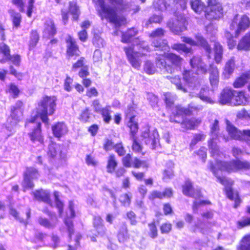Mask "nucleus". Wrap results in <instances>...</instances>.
Listing matches in <instances>:
<instances>
[{
	"instance_id": "52",
	"label": "nucleus",
	"mask_w": 250,
	"mask_h": 250,
	"mask_svg": "<svg viewBox=\"0 0 250 250\" xmlns=\"http://www.w3.org/2000/svg\"><path fill=\"white\" fill-rule=\"evenodd\" d=\"M114 149L119 157H123L126 153V149L122 142L115 144Z\"/></svg>"
},
{
	"instance_id": "39",
	"label": "nucleus",
	"mask_w": 250,
	"mask_h": 250,
	"mask_svg": "<svg viewBox=\"0 0 250 250\" xmlns=\"http://www.w3.org/2000/svg\"><path fill=\"white\" fill-rule=\"evenodd\" d=\"M40 40V35L37 30H32L30 33L28 47L30 50L34 49Z\"/></svg>"
},
{
	"instance_id": "30",
	"label": "nucleus",
	"mask_w": 250,
	"mask_h": 250,
	"mask_svg": "<svg viewBox=\"0 0 250 250\" xmlns=\"http://www.w3.org/2000/svg\"><path fill=\"white\" fill-rule=\"evenodd\" d=\"M209 80L212 86L217 85L219 82V71L217 67L213 64L209 65Z\"/></svg>"
},
{
	"instance_id": "50",
	"label": "nucleus",
	"mask_w": 250,
	"mask_h": 250,
	"mask_svg": "<svg viewBox=\"0 0 250 250\" xmlns=\"http://www.w3.org/2000/svg\"><path fill=\"white\" fill-rule=\"evenodd\" d=\"M53 195L54 196L56 207L58 209L59 214L62 215L63 211L64 205L62 202L59 198V194L58 191H54Z\"/></svg>"
},
{
	"instance_id": "41",
	"label": "nucleus",
	"mask_w": 250,
	"mask_h": 250,
	"mask_svg": "<svg viewBox=\"0 0 250 250\" xmlns=\"http://www.w3.org/2000/svg\"><path fill=\"white\" fill-rule=\"evenodd\" d=\"M23 176L36 179L40 176V172L38 169L34 167H27L23 173Z\"/></svg>"
},
{
	"instance_id": "34",
	"label": "nucleus",
	"mask_w": 250,
	"mask_h": 250,
	"mask_svg": "<svg viewBox=\"0 0 250 250\" xmlns=\"http://www.w3.org/2000/svg\"><path fill=\"white\" fill-rule=\"evenodd\" d=\"M214 60L216 63L220 64L222 62L224 49L223 46L219 42H216L213 45Z\"/></svg>"
},
{
	"instance_id": "8",
	"label": "nucleus",
	"mask_w": 250,
	"mask_h": 250,
	"mask_svg": "<svg viewBox=\"0 0 250 250\" xmlns=\"http://www.w3.org/2000/svg\"><path fill=\"white\" fill-rule=\"evenodd\" d=\"M250 27V19L246 14L239 17L238 14L235 15L233 18L230 25L231 31H234V36L238 37L240 35Z\"/></svg>"
},
{
	"instance_id": "42",
	"label": "nucleus",
	"mask_w": 250,
	"mask_h": 250,
	"mask_svg": "<svg viewBox=\"0 0 250 250\" xmlns=\"http://www.w3.org/2000/svg\"><path fill=\"white\" fill-rule=\"evenodd\" d=\"M171 48L178 52L182 51L186 54H191L193 53V50L192 48L188 47L184 43H174L171 46Z\"/></svg>"
},
{
	"instance_id": "36",
	"label": "nucleus",
	"mask_w": 250,
	"mask_h": 250,
	"mask_svg": "<svg viewBox=\"0 0 250 250\" xmlns=\"http://www.w3.org/2000/svg\"><path fill=\"white\" fill-rule=\"evenodd\" d=\"M195 39L196 40L195 41L196 45L195 46L203 48L208 54V57H210L212 49L210 45L208 43L207 40L202 36H196Z\"/></svg>"
},
{
	"instance_id": "32",
	"label": "nucleus",
	"mask_w": 250,
	"mask_h": 250,
	"mask_svg": "<svg viewBox=\"0 0 250 250\" xmlns=\"http://www.w3.org/2000/svg\"><path fill=\"white\" fill-rule=\"evenodd\" d=\"M57 32V28L54 21L51 19L44 23V28L42 33L49 37H54Z\"/></svg>"
},
{
	"instance_id": "31",
	"label": "nucleus",
	"mask_w": 250,
	"mask_h": 250,
	"mask_svg": "<svg viewBox=\"0 0 250 250\" xmlns=\"http://www.w3.org/2000/svg\"><path fill=\"white\" fill-rule=\"evenodd\" d=\"M236 47L238 51L250 50V30L240 39Z\"/></svg>"
},
{
	"instance_id": "6",
	"label": "nucleus",
	"mask_w": 250,
	"mask_h": 250,
	"mask_svg": "<svg viewBox=\"0 0 250 250\" xmlns=\"http://www.w3.org/2000/svg\"><path fill=\"white\" fill-rule=\"evenodd\" d=\"M216 165L220 167L219 168L221 171H224L228 173L250 169V162L241 161L239 159L229 161L217 160Z\"/></svg>"
},
{
	"instance_id": "54",
	"label": "nucleus",
	"mask_w": 250,
	"mask_h": 250,
	"mask_svg": "<svg viewBox=\"0 0 250 250\" xmlns=\"http://www.w3.org/2000/svg\"><path fill=\"white\" fill-rule=\"evenodd\" d=\"M211 203L208 200H202L199 201H195L193 202L192 209L194 212H196L202 206L210 205Z\"/></svg>"
},
{
	"instance_id": "45",
	"label": "nucleus",
	"mask_w": 250,
	"mask_h": 250,
	"mask_svg": "<svg viewBox=\"0 0 250 250\" xmlns=\"http://www.w3.org/2000/svg\"><path fill=\"white\" fill-rule=\"evenodd\" d=\"M131 137L132 140L131 145L132 151L135 153H141L142 155H144L145 152H142L143 147L138 140L136 135H135L134 136H131Z\"/></svg>"
},
{
	"instance_id": "18",
	"label": "nucleus",
	"mask_w": 250,
	"mask_h": 250,
	"mask_svg": "<svg viewBox=\"0 0 250 250\" xmlns=\"http://www.w3.org/2000/svg\"><path fill=\"white\" fill-rule=\"evenodd\" d=\"M93 227L96 237H104L106 234L107 229L105 227L102 218L99 216H94L93 218Z\"/></svg>"
},
{
	"instance_id": "1",
	"label": "nucleus",
	"mask_w": 250,
	"mask_h": 250,
	"mask_svg": "<svg viewBox=\"0 0 250 250\" xmlns=\"http://www.w3.org/2000/svg\"><path fill=\"white\" fill-rule=\"evenodd\" d=\"M100 9L97 13L101 20H106L117 27L126 23V19L118 14L117 6H123V0H97Z\"/></svg>"
},
{
	"instance_id": "22",
	"label": "nucleus",
	"mask_w": 250,
	"mask_h": 250,
	"mask_svg": "<svg viewBox=\"0 0 250 250\" xmlns=\"http://www.w3.org/2000/svg\"><path fill=\"white\" fill-rule=\"evenodd\" d=\"M250 81V70L246 71L236 77L232 83L234 88L243 87Z\"/></svg>"
},
{
	"instance_id": "47",
	"label": "nucleus",
	"mask_w": 250,
	"mask_h": 250,
	"mask_svg": "<svg viewBox=\"0 0 250 250\" xmlns=\"http://www.w3.org/2000/svg\"><path fill=\"white\" fill-rule=\"evenodd\" d=\"M23 179L21 184L23 191L25 192L28 189H33L35 187V185L32 181L34 179L25 176H23Z\"/></svg>"
},
{
	"instance_id": "21",
	"label": "nucleus",
	"mask_w": 250,
	"mask_h": 250,
	"mask_svg": "<svg viewBox=\"0 0 250 250\" xmlns=\"http://www.w3.org/2000/svg\"><path fill=\"white\" fill-rule=\"evenodd\" d=\"M54 136L60 139L67 134L68 131L66 125L63 122H58L53 124L51 126Z\"/></svg>"
},
{
	"instance_id": "23",
	"label": "nucleus",
	"mask_w": 250,
	"mask_h": 250,
	"mask_svg": "<svg viewBox=\"0 0 250 250\" xmlns=\"http://www.w3.org/2000/svg\"><path fill=\"white\" fill-rule=\"evenodd\" d=\"M9 213L21 223L26 224L30 218L31 209L27 208L25 211L19 213L15 208H11L9 210Z\"/></svg>"
},
{
	"instance_id": "10",
	"label": "nucleus",
	"mask_w": 250,
	"mask_h": 250,
	"mask_svg": "<svg viewBox=\"0 0 250 250\" xmlns=\"http://www.w3.org/2000/svg\"><path fill=\"white\" fill-rule=\"evenodd\" d=\"M62 21L64 25H66L69 20V14L72 15V21H77L80 19L81 14L80 7L76 1H70L68 2V10L64 9L61 10Z\"/></svg>"
},
{
	"instance_id": "58",
	"label": "nucleus",
	"mask_w": 250,
	"mask_h": 250,
	"mask_svg": "<svg viewBox=\"0 0 250 250\" xmlns=\"http://www.w3.org/2000/svg\"><path fill=\"white\" fill-rule=\"evenodd\" d=\"M189 62L192 68H197L200 67V64L203 63V61L201 57L194 56L190 59Z\"/></svg>"
},
{
	"instance_id": "14",
	"label": "nucleus",
	"mask_w": 250,
	"mask_h": 250,
	"mask_svg": "<svg viewBox=\"0 0 250 250\" xmlns=\"http://www.w3.org/2000/svg\"><path fill=\"white\" fill-rule=\"evenodd\" d=\"M126 58L132 66L136 69H139L141 66V62L137 56L138 52L134 50V45L126 46L123 48Z\"/></svg>"
},
{
	"instance_id": "38",
	"label": "nucleus",
	"mask_w": 250,
	"mask_h": 250,
	"mask_svg": "<svg viewBox=\"0 0 250 250\" xmlns=\"http://www.w3.org/2000/svg\"><path fill=\"white\" fill-rule=\"evenodd\" d=\"M227 131L229 136L233 139L235 140H242V133L238 130L236 127L231 124H229L227 125Z\"/></svg>"
},
{
	"instance_id": "46",
	"label": "nucleus",
	"mask_w": 250,
	"mask_h": 250,
	"mask_svg": "<svg viewBox=\"0 0 250 250\" xmlns=\"http://www.w3.org/2000/svg\"><path fill=\"white\" fill-rule=\"evenodd\" d=\"M132 195L130 192L122 194L119 199L121 205L125 207H129L131 203Z\"/></svg>"
},
{
	"instance_id": "57",
	"label": "nucleus",
	"mask_w": 250,
	"mask_h": 250,
	"mask_svg": "<svg viewBox=\"0 0 250 250\" xmlns=\"http://www.w3.org/2000/svg\"><path fill=\"white\" fill-rule=\"evenodd\" d=\"M38 223L41 226L47 229L53 228L55 226L49 219L43 217H40L39 218Z\"/></svg>"
},
{
	"instance_id": "3",
	"label": "nucleus",
	"mask_w": 250,
	"mask_h": 250,
	"mask_svg": "<svg viewBox=\"0 0 250 250\" xmlns=\"http://www.w3.org/2000/svg\"><path fill=\"white\" fill-rule=\"evenodd\" d=\"M207 5L201 0H191L192 9L197 14L203 12L206 19L209 21L218 20L223 16L224 8L221 0H207Z\"/></svg>"
},
{
	"instance_id": "16",
	"label": "nucleus",
	"mask_w": 250,
	"mask_h": 250,
	"mask_svg": "<svg viewBox=\"0 0 250 250\" xmlns=\"http://www.w3.org/2000/svg\"><path fill=\"white\" fill-rule=\"evenodd\" d=\"M28 135L32 143L38 142L41 144H43L44 139L42 133L41 123L38 122L36 126H34L28 132Z\"/></svg>"
},
{
	"instance_id": "7",
	"label": "nucleus",
	"mask_w": 250,
	"mask_h": 250,
	"mask_svg": "<svg viewBox=\"0 0 250 250\" xmlns=\"http://www.w3.org/2000/svg\"><path fill=\"white\" fill-rule=\"evenodd\" d=\"M24 103L21 100H18L15 105L10 107V115L7 119V128L16 126L22 120L24 112Z\"/></svg>"
},
{
	"instance_id": "56",
	"label": "nucleus",
	"mask_w": 250,
	"mask_h": 250,
	"mask_svg": "<svg viewBox=\"0 0 250 250\" xmlns=\"http://www.w3.org/2000/svg\"><path fill=\"white\" fill-rule=\"evenodd\" d=\"M193 73L190 70H185L182 73L184 80L187 83H193L195 78L193 76Z\"/></svg>"
},
{
	"instance_id": "27",
	"label": "nucleus",
	"mask_w": 250,
	"mask_h": 250,
	"mask_svg": "<svg viewBox=\"0 0 250 250\" xmlns=\"http://www.w3.org/2000/svg\"><path fill=\"white\" fill-rule=\"evenodd\" d=\"M138 34V31L135 27L129 28L122 33L121 42L125 44L131 43Z\"/></svg>"
},
{
	"instance_id": "61",
	"label": "nucleus",
	"mask_w": 250,
	"mask_h": 250,
	"mask_svg": "<svg viewBox=\"0 0 250 250\" xmlns=\"http://www.w3.org/2000/svg\"><path fill=\"white\" fill-rule=\"evenodd\" d=\"M127 219L130 221V224L132 226H135L138 223L137 216L135 212L132 210L127 211L126 213Z\"/></svg>"
},
{
	"instance_id": "20",
	"label": "nucleus",
	"mask_w": 250,
	"mask_h": 250,
	"mask_svg": "<svg viewBox=\"0 0 250 250\" xmlns=\"http://www.w3.org/2000/svg\"><path fill=\"white\" fill-rule=\"evenodd\" d=\"M249 96L244 90H235L232 104L235 106L244 105L249 102Z\"/></svg>"
},
{
	"instance_id": "26",
	"label": "nucleus",
	"mask_w": 250,
	"mask_h": 250,
	"mask_svg": "<svg viewBox=\"0 0 250 250\" xmlns=\"http://www.w3.org/2000/svg\"><path fill=\"white\" fill-rule=\"evenodd\" d=\"M234 92H235V90L232 88H224L220 93L219 102L222 104H232Z\"/></svg>"
},
{
	"instance_id": "62",
	"label": "nucleus",
	"mask_w": 250,
	"mask_h": 250,
	"mask_svg": "<svg viewBox=\"0 0 250 250\" xmlns=\"http://www.w3.org/2000/svg\"><path fill=\"white\" fill-rule=\"evenodd\" d=\"M236 224L239 229L249 226H250V217H243L241 220L238 221Z\"/></svg>"
},
{
	"instance_id": "59",
	"label": "nucleus",
	"mask_w": 250,
	"mask_h": 250,
	"mask_svg": "<svg viewBox=\"0 0 250 250\" xmlns=\"http://www.w3.org/2000/svg\"><path fill=\"white\" fill-rule=\"evenodd\" d=\"M127 233L128 230L126 227H125L124 230H120L118 231L117 237L120 242L124 243L127 240L128 238Z\"/></svg>"
},
{
	"instance_id": "13",
	"label": "nucleus",
	"mask_w": 250,
	"mask_h": 250,
	"mask_svg": "<svg viewBox=\"0 0 250 250\" xmlns=\"http://www.w3.org/2000/svg\"><path fill=\"white\" fill-rule=\"evenodd\" d=\"M188 21L184 15H179L172 21L168 23V27L175 34L179 35L187 29Z\"/></svg>"
},
{
	"instance_id": "2",
	"label": "nucleus",
	"mask_w": 250,
	"mask_h": 250,
	"mask_svg": "<svg viewBox=\"0 0 250 250\" xmlns=\"http://www.w3.org/2000/svg\"><path fill=\"white\" fill-rule=\"evenodd\" d=\"M197 106L188 104L187 107L181 105H177L169 115L171 123L179 124L186 130H194L201 124V120L198 118H187V116L193 115V111H198Z\"/></svg>"
},
{
	"instance_id": "5",
	"label": "nucleus",
	"mask_w": 250,
	"mask_h": 250,
	"mask_svg": "<svg viewBox=\"0 0 250 250\" xmlns=\"http://www.w3.org/2000/svg\"><path fill=\"white\" fill-rule=\"evenodd\" d=\"M57 98L55 96H43L38 103L40 108L41 120L45 124H49V116L53 115L56 109Z\"/></svg>"
},
{
	"instance_id": "9",
	"label": "nucleus",
	"mask_w": 250,
	"mask_h": 250,
	"mask_svg": "<svg viewBox=\"0 0 250 250\" xmlns=\"http://www.w3.org/2000/svg\"><path fill=\"white\" fill-rule=\"evenodd\" d=\"M66 58L68 60H76L79 58L82 52L79 45L73 36L68 35L65 39Z\"/></svg>"
},
{
	"instance_id": "33",
	"label": "nucleus",
	"mask_w": 250,
	"mask_h": 250,
	"mask_svg": "<svg viewBox=\"0 0 250 250\" xmlns=\"http://www.w3.org/2000/svg\"><path fill=\"white\" fill-rule=\"evenodd\" d=\"M13 27L16 29L21 26L22 21V15L21 12H18L14 9H10L8 10Z\"/></svg>"
},
{
	"instance_id": "44",
	"label": "nucleus",
	"mask_w": 250,
	"mask_h": 250,
	"mask_svg": "<svg viewBox=\"0 0 250 250\" xmlns=\"http://www.w3.org/2000/svg\"><path fill=\"white\" fill-rule=\"evenodd\" d=\"M149 228L147 235L151 239L157 238L159 235L158 229L154 221L149 223L147 225Z\"/></svg>"
},
{
	"instance_id": "40",
	"label": "nucleus",
	"mask_w": 250,
	"mask_h": 250,
	"mask_svg": "<svg viewBox=\"0 0 250 250\" xmlns=\"http://www.w3.org/2000/svg\"><path fill=\"white\" fill-rule=\"evenodd\" d=\"M128 121L127 126L129 129V133L131 136L136 135L139 130V125L136 117L126 119Z\"/></svg>"
},
{
	"instance_id": "37",
	"label": "nucleus",
	"mask_w": 250,
	"mask_h": 250,
	"mask_svg": "<svg viewBox=\"0 0 250 250\" xmlns=\"http://www.w3.org/2000/svg\"><path fill=\"white\" fill-rule=\"evenodd\" d=\"M100 113L101 115L103 122L106 124L110 123L112 120V111L110 109V106H106L101 108Z\"/></svg>"
},
{
	"instance_id": "63",
	"label": "nucleus",
	"mask_w": 250,
	"mask_h": 250,
	"mask_svg": "<svg viewBox=\"0 0 250 250\" xmlns=\"http://www.w3.org/2000/svg\"><path fill=\"white\" fill-rule=\"evenodd\" d=\"M85 59L84 57H80L76 62L73 63L72 68L73 70H77L80 68H83L84 65Z\"/></svg>"
},
{
	"instance_id": "49",
	"label": "nucleus",
	"mask_w": 250,
	"mask_h": 250,
	"mask_svg": "<svg viewBox=\"0 0 250 250\" xmlns=\"http://www.w3.org/2000/svg\"><path fill=\"white\" fill-rule=\"evenodd\" d=\"M90 116L89 108L86 107L80 113L79 119L81 122L86 123L89 122Z\"/></svg>"
},
{
	"instance_id": "29",
	"label": "nucleus",
	"mask_w": 250,
	"mask_h": 250,
	"mask_svg": "<svg viewBox=\"0 0 250 250\" xmlns=\"http://www.w3.org/2000/svg\"><path fill=\"white\" fill-rule=\"evenodd\" d=\"M47 154L51 159H54L57 157L62 158V147L61 145L57 144L55 143H51L48 146Z\"/></svg>"
},
{
	"instance_id": "60",
	"label": "nucleus",
	"mask_w": 250,
	"mask_h": 250,
	"mask_svg": "<svg viewBox=\"0 0 250 250\" xmlns=\"http://www.w3.org/2000/svg\"><path fill=\"white\" fill-rule=\"evenodd\" d=\"M11 3L17 7L20 12L21 13L25 12V3L24 0H11Z\"/></svg>"
},
{
	"instance_id": "64",
	"label": "nucleus",
	"mask_w": 250,
	"mask_h": 250,
	"mask_svg": "<svg viewBox=\"0 0 250 250\" xmlns=\"http://www.w3.org/2000/svg\"><path fill=\"white\" fill-rule=\"evenodd\" d=\"M242 245L246 250H250V234L245 235L242 240Z\"/></svg>"
},
{
	"instance_id": "48",
	"label": "nucleus",
	"mask_w": 250,
	"mask_h": 250,
	"mask_svg": "<svg viewBox=\"0 0 250 250\" xmlns=\"http://www.w3.org/2000/svg\"><path fill=\"white\" fill-rule=\"evenodd\" d=\"M136 111L135 105L134 104L128 105L126 109L124 111L125 119L136 117Z\"/></svg>"
},
{
	"instance_id": "24",
	"label": "nucleus",
	"mask_w": 250,
	"mask_h": 250,
	"mask_svg": "<svg viewBox=\"0 0 250 250\" xmlns=\"http://www.w3.org/2000/svg\"><path fill=\"white\" fill-rule=\"evenodd\" d=\"M224 192L226 197L231 201L234 202L233 208H237L240 206L242 200L239 196V193L233 190L231 187H225Z\"/></svg>"
},
{
	"instance_id": "15",
	"label": "nucleus",
	"mask_w": 250,
	"mask_h": 250,
	"mask_svg": "<svg viewBox=\"0 0 250 250\" xmlns=\"http://www.w3.org/2000/svg\"><path fill=\"white\" fill-rule=\"evenodd\" d=\"M219 168L220 167L216 165V162L215 164L213 162L209 163V168L213 175L216 177L219 182L226 187H231L234 184V181L228 178L226 176H220L218 175V171L221 170Z\"/></svg>"
},
{
	"instance_id": "12",
	"label": "nucleus",
	"mask_w": 250,
	"mask_h": 250,
	"mask_svg": "<svg viewBox=\"0 0 250 250\" xmlns=\"http://www.w3.org/2000/svg\"><path fill=\"white\" fill-rule=\"evenodd\" d=\"M182 191L187 197L193 198L203 197L200 188H195L193 182L189 179H186L181 186Z\"/></svg>"
},
{
	"instance_id": "35",
	"label": "nucleus",
	"mask_w": 250,
	"mask_h": 250,
	"mask_svg": "<svg viewBox=\"0 0 250 250\" xmlns=\"http://www.w3.org/2000/svg\"><path fill=\"white\" fill-rule=\"evenodd\" d=\"M118 162L116 156L111 153L109 155L107 159L106 166V171L109 173H113L117 167Z\"/></svg>"
},
{
	"instance_id": "19",
	"label": "nucleus",
	"mask_w": 250,
	"mask_h": 250,
	"mask_svg": "<svg viewBox=\"0 0 250 250\" xmlns=\"http://www.w3.org/2000/svg\"><path fill=\"white\" fill-rule=\"evenodd\" d=\"M10 52V48L8 45L3 47V50L0 52V55L2 54L4 58L0 59V62L4 63L7 61H11L15 65L19 66L21 62L20 56L19 54L11 55Z\"/></svg>"
},
{
	"instance_id": "55",
	"label": "nucleus",
	"mask_w": 250,
	"mask_h": 250,
	"mask_svg": "<svg viewBox=\"0 0 250 250\" xmlns=\"http://www.w3.org/2000/svg\"><path fill=\"white\" fill-rule=\"evenodd\" d=\"M160 232L162 234L169 233L172 229V224L168 222L162 223L159 227Z\"/></svg>"
},
{
	"instance_id": "43",
	"label": "nucleus",
	"mask_w": 250,
	"mask_h": 250,
	"mask_svg": "<svg viewBox=\"0 0 250 250\" xmlns=\"http://www.w3.org/2000/svg\"><path fill=\"white\" fill-rule=\"evenodd\" d=\"M5 92L6 93L10 94L13 99L18 98L21 93V91L18 86L14 83H10L7 86Z\"/></svg>"
},
{
	"instance_id": "53",
	"label": "nucleus",
	"mask_w": 250,
	"mask_h": 250,
	"mask_svg": "<svg viewBox=\"0 0 250 250\" xmlns=\"http://www.w3.org/2000/svg\"><path fill=\"white\" fill-rule=\"evenodd\" d=\"M64 223L66 227L69 237L70 239H71L72 235L74 233V228L73 221L67 218L65 219Z\"/></svg>"
},
{
	"instance_id": "51",
	"label": "nucleus",
	"mask_w": 250,
	"mask_h": 250,
	"mask_svg": "<svg viewBox=\"0 0 250 250\" xmlns=\"http://www.w3.org/2000/svg\"><path fill=\"white\" fill-rule=\"evenodd\" d=\"M206 135L203 133H196L193 135V137L190 143L189 146L192 148L195 146L199 142L202 141L205 139Z\"/></svg>"
},
{
	"instance_id": "17",
	"label": "nucleus",
	"mask_w": 250,
	"mask_h": 250,
	"mask_svg": "<svg viewBox=\"0 0 250 250\" xmlns=\"http://www.w3.org/2000/svg\"><path fill=\"white\" fill-rule=\"evenodd\" d=\"M173 196V191L171 188H165L163 191L157 190H152L148 196L150 201L156 199L162 200L164 199H170Z\"/></svg>"
},
{
	"instance_id": "4",
	"label": "nucleus",
	"mask_w": 250,
	"mask_h": 250,
	"mask_svg": "<svg viewBox=\"0 0 250 250\" xmlns=\"http://www.w3.org/2000/svg\"><path fill=\"white\" fill-rule=\"evenodd\" d=\"M183 61L179 55L171 52L159 54L156 59V63L170 74L173 73L175 68H181Z\"/></svg>"
},
{
	"instance_id": "11",
	"label": "nucleus",
	"mask_w": 250,
	"mask_h": 250,
	"mask_svg": "<svg viewBox=\"0 0 250 250\" xmlns=\"http://www.w3.org/2000/svg\"><path fill=\"white\" fill-rule=\"evenodd\" d=\"M122 163L123 167L125 168L134 167L139 168L142 167L147 169L149 167L148 160H141L137 157H135L133 161L132 155L130 153H127L122 158Z\"/></svg>"
},
{
	"instance_id": "25",
	"label": "nucleus",
	"mask_w": 250,
	"mask_h": 250,
	"mask_svg": "<svg viewBox=\"0 0 250 250\" xmlns=\"http://www.w3.org/2000/svg\"><path fill=\"white\" fill-rule=\"evenodd\" d=\"M32 195L35 199L40 202L46 203L49 204L51 207L53 206L50 193L45 191L42 188L36 190L32 192Z\"/></svg>"
},
{
	"instance_id": "28",
	"label": "nucleus",
	"mask_w": 250,
	"mask_h": 250,
	"mask_svg": "<svg viewBox=\"0 0 250 250\" xmlns=\"http://www.w3.org/2000/svg\"><path fill=\"white\" fill-rule=\"evenodd\" d=\"M235 67V60L234 57H231L225 63L222 72V76L225 79L230 78L233 73Z\"/></svg>"
}]
</instances>
